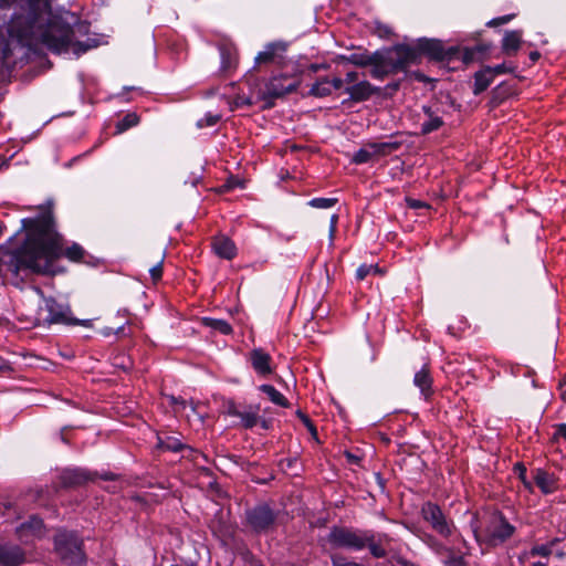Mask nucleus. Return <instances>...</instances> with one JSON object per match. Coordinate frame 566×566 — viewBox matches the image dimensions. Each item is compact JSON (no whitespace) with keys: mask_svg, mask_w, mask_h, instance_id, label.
Instances as JSON below:
<instances>
[{"mask_svg":"<svg viewBox=\"0 0 566 566\" xmlns=\"http://www.w3.org/2000/svg\"><path fill=\"white\" fill-rule=\"evenodd\" d=\"M19 7L23 12L14 13L8 24V40L1 49L2 63L10 66L14 63L15 51H28L38 44L45 45L54 53L72 50L76 56L95 46L91 40L78 42L73 40L70 25L51 19L48 0H0L1 8Z\"/></svg>","mask_w":566,"mask_h":566,"instance_id":"nucleus-1","label":"nucleus"},{"mask_svg":"<svg viewBox=\"0 0 566 566\" xmlns=\"http://www.w3.org/2000/svg\"><path fill=\"white\" fill-rule=\"evenodd\" d=\"M21 222L25 238L3 260L7 271L13 276L24 280L31 274H52L53 263L62 254L72 261L83 258L84 250L77 243L63 251V238L55 230L51 201L39 207L36 217L24 218Z\"/></svg>","mask_w":566,"mask_h":566,"instance_id":"nucleus-2","label":"nucleus"},{"mask_svg":"<svg viewBox=\"0 0 566 566\" xmlns=\"http://www.w3.org/2000/svg\"><path fill=\"white\" fill-rule=\"evenodd\" d=\"M387 539L385 534H376L370 530L333 527L327 536L328 543L336 548L349 551H363L368 548L375 558H384L387 549L384 542Z\"/></svg>","mask_w":566,"mask_h":566,"instance_id":"nucleus-3","label":"nucleus"},{"mask_svg":"<svg viewBox=\"0 0 566 566\" xmlns=\"http://www.w3.org/2000/svg\"><path fill=\"white\" fill-rule=\"evenodd\" d=\"M54 553L66 566H84L86 555L82 538L72 531L59 530L53 537Z\"/></svg>","mask_w":566,"mask_h":566,"instance_id":"nucleus-4","label":"nucleus"},{"mask_svg":"<svg viewBox=\"0 0 566 566\" xmlns=\"http://www.w3.org/2000/svg\"><path fill=\"white\" fill-rule=\"evenodd\" d=\"M416 57V50L407 45H397L392 49L380 51V65L373 72V77L381 80L388 74L405 69Z\"/></svg>","mask_w":566,"mask_h":566,"instance_id":"nucleus-5","label":"nucleus"},{"mask_svg":"<svg viewBox=\"0 0 566 566\" xmlns=\"http://www.w3.org/2000/svg\"><path fill=\"white\" fill-rule=\"evenodd\" d=\"M472 531L478 542H484L489 545L495 546L510 538L515 528L503 517V515L493 513L490 516L483 533H480L473 524Z\"/></svg>","mask_w":566,"mask_h":566,"instance_id":"nucleus-6","label":"nucleus"},{"mask_svg":"<svg viewBox=\"0 0 566 566\" xmlns=\"http://www.w3.org/2000/svg\"><path fill=\"white\" fill-rule=\"evenodd\" d=\"M71 310L67 305L57 303L52 297H43V305L39 308V319L45 324H77L70 318Z\"/></svg>","mask_w":566,"mask_h":566,"instance_id":"nucleus-7","label":"nucleus"},{"mask_svg":"<svg viewBox=\"0 0 566 566\" xmlns=\"http://www.w3.org/2000/svg\"><path fill=\"white\" fill-rule=\"evenodd\" d=\"M421 515L439 535L443 537L452 535L453 524L446 517L437 504L431 502L424 503L421 507Z\"/></svg>","mask_w":566,"mask_h":566,"instance_id":"nucleus-8","label":"nucleus"},{"mask_svg":"<svg viewBox=\"0 0 566 566\" xmlns=\"http://www.w3.org/2000/svg\"><path fill=\"white\" fill-rule=\"evenodd\" d=\"M398 142L369 143L355 153L353 163L366 164L387 156L399 148Z\"/></svg>","mask_w":566,"mask_h":566,"instance_id":"nucleus-9","label":"nucleus"},{"mask_svg":"<svg viewBox=\"0 0 566 566\" xmlns=\"http://www.w3.org/2000/svg\"><path fill=\"white\" fill-rule=\"evenodd\" d=\"M15 535L23 544H31L45 536L44 523L38 515H31L17 526Z\"/></svg>","mask_w":566,"mask_h":566,"instance_id":"nucleus-10","label":"nucleus"},{"mask_svg":"<svg viewBox=\"0 0 566 566\" xmlns=\"http://www.w3.org/2000/svg\"><path fill=\"white\" fill-rule=\"evenodd\" d=\"M247 518L255 532H266L273 526L275 516L269 506L259 505L248 511Z\"/></svg>","mask_w":566,"mask_h":566,"instance_id":"nucleus-11","label":"nucleus"},{"mask_svg":"<svg viewBox=\"0 0 566 566\" xmlns=\"http://www.w3.org/2000/svg\"><path fill=\"white\" fill-rule=\"evenodd\" d=\"M27 562L24 549L13 543L0 544V566H21Z\"/></svg>","mask_w":566,"mask_h":566,"instance_id":"nucleus-12","label":"nucleus"},{"mask_svg":"<svg viewBox=\"0 0 566 566\" xmlns=\"http://www.w3.org/2000/svg\"><path fill=\"white\" fill-rule=\"evenodd\" d=\"M249 360L253 370L261 377L270 376L274 368L272 357L262 348H254L249 354Z\"/></svg>","mask_w":566,"mask_h":566,"instance_id":"nucleus-13","label":"nucleus"},{"mask_svg":"<svg viewBox=\"0 0 566 566\" xmlns=\"http://www.w3.org/2000/svg\"><path fill=\"white\" fill-rule=\"evenodd\" d=\"M285 51L286 44L284 42H271L266 44L264 50L255 56V64L261 65L273 63L276 59H281Z\"/></svg>","mask_w":566,"mask_h":566,"instance_id":"nucleus-14","label":"nucleus"},{"mask_svg":"<svg viewBox=\"0 0 566 566\" xmlns=\"http://www.w3.org/2000/svg\"><path fill=\"white\" fill-rule=\"evenodd\" d=\"M286 81V76L273 77L266 86L268 93L273 97H282L298 87V82L293 81L285 84Z\"/></svg>","mask_w":566,"mask_h":566,"instance_id":"nucleus-15","label":"nucleus"},{"mask_svg":"<svg viewBox=\"0 0 566 566\" xmlns=\"http://www.w3.org/2000/svg\"><path fill=\"white\" fill-rule=\"evenodd\" d=\"M92 480V475L84 469H66L61 474V483L64 486H78Z\"/></svg>","mask_w":566,"mask_h":566,"instance_id":"nucleus-16","label":"nucleus"},{"mask_svg":"<svg viewBox=\"0 0 566 566\" xmlns=\"http://www.w3.org/2000/svg\"><path fill=\"white\" fill-rule=\"evenodd\" d=\"M346 61L356 66H371L370 75L373 76V72L378 69L380 65V51L369 53H353L346 57Z\"/></svg>","mask_w":566,"mask_h":566,"instance_id":"nucleus-17","label":"nucleus"},{"mask_svg":"<svg viewBox=\"0 0 566 566\" xmlns=\"http://www.w3.org/2000/svg\"><path fill=\"white\" fill-rule=\"evenodd\" d=\"M260 405H250L244 410L239 411L235 408L230 410V413L241 419L242 426L247 429L253 428L261 420Z\"/></svg>","mask_w":566,"mask_h":566,"instance_id":"nucleus-18","label":"nucleus"},{"mask_svg":"<svg viewBox=\"0 0 566 566\" xmlns=\"http://www.w3.org/2000/svg\"><path fill=\"white\" fill-rule=\"evenodd\" d=\"M219 51H220V57H221L220 70L226 73L230 72L237 65L235 48L233 46V44L227 43V44L220 45Z\"/></svg>","mask_w":566,"mask_h":566,"instance_id":"nucleus-19","label":"nucleus"},{"mask_svg":"<svg viewBox=\"0 0 566 566\" xmlns=\"http://www.w3.org/2000/svg\"><path fill=\"white\" fill-rule=\"evenodd\" d=\"M374 92L375 88L367 81H361L346 88V93H348L350 98L355 102L368 99L374 94Z\"/></svg>","mask_w":566,"mask_h":566,"instance_id":"nucleus-20","label":"nucleus"},{"mask_svg":"<svg viewBox=\"0 0 566 566\" xmlns=\"http://www.w3.org/2000/svg\"><path fill=\"white\" fill-rule=\"evenodd\" d=\"M214 254L231 260L237 254L235 244L227 237L214 238Z\"/></svg>","mask_w":566,"mask_h":566,"instance_id":"nucleus-21","label":"nucleus"},{"mask_svg":"<svg viewBox=\"0 0 566 566\" xmlns=\"http://www.w3.org/2000/svg\"><path fill=\"white\" fill-rule=\"evenodd\" d=\"M522 43V32L514 30V31H506L504 34V38L502 40V50L505 54L512 55L515 54Z\"/></svg>","mask_w":566,"mask_h":566,"instance_id":"nucleus-22","label":"nucleus"},{"mask_svg":"<svg viewBox=\"0 0 566 566\" xmlns=\"http://www.w3.org/2000/svg\"><path fill=\"white\" fill-rule=\"evenodd\" d=\"M423 112L427 118L421 124L422 134H430L443 125L442 118L432 112L430 107L423 106Z\"/></svg>","mask_w":566,"mask_h":566,"instance_id":"nucleus-23","label":"nucleus"},{"mask_svg":"<svg viewBox=\"0 0 566 566\" xmlns=\"http://www.w3.org/2000/svg\"><path fill=\"white\" fill-rule=\"evenodd\" d=\"M493 70H491L490 66L481 70L480 72L475 73L474 76V94L478 95L485 91L490 84L493 82Z\"/></svg>","mask_w":566,"mask_h":566,"instance_id":"nucleus-24","label":"nucleus"},{"mask_svg":"<svg viewBox=\"0 0 566 566\" xmlns=\"http://www.w3.org/2000/svg\"><path fill=\"white\" fill-rule=\"evenodd\" d=\"M157 447L164 451L178 452L185 448V444L175 436L158 434Z\"/></svg>","mask_w":566,"mask_h":566,"instance_id":"nucleus-25","label":"nucleus"},{"mask_svg":"<svg viewBox=\"0 0 566 566\" xmlns=\"http://www.w3.org/2000/svg\"><path fill=\"white\" fill-rule=\"evenodd\" d=\"M413 384L420 389L424 397L430 395L432 379L427 367H422L419 371L416 373Z\"/></svg>","mask_w":566,"mask_h":566,"instance_id":"nucleus-26","label":"nucleus"},{"mask_svg":"<svg viewBox=\"0 0 566 566\" xmlns=\"http://www.w3.org/2000/svg\"><path fill=\"white\" fill-rule=\"evenodd\" d=\"M535 483L542 490L543 493H552L555 489V482L551 474L543 470H537L535 474Z\"/></svg>","mask_w":566,"mask_h":566,"instance_id":"nucleus-27","label":"nucleus"},{"mask_svg":"<svg viewBox=\"0 0 566 566\" xmlns=\"http://www.w3.org/2000/svg\"><path fill=\"white\" fill-rule=\"evenodd\" d=\"M259 390L264 392L273 403H275L280 407L289 406L287 399L279 390H276L273 386L261 385V386H259Z\"/></svg>","mask_w":566,"mask_h":566,"instance_id":"nucleus-28","label":"nucleus"},{"mask_svg":"<svg viewBox=\"0 0 566 566\" xmlns=\"http://www.w3.org/2000/svg\"><path fill=\"white\" fill-rule=\"evenodd\" d=\"M138 123V115L136 113H128L116 124V134H122L125 130L136 126Z\"/></svg>","mask_w":566,"mask_h":566,"instance_id":"nucleus-29","label":"nucleus"},{"mask_svg":"<svg viewBox=\"0 0 566 566\" xmlns=\"http://www.w3.org/2000/svg\"><path fill=\"white\" fill-rule=\"evenodd\" d=\"M420 49L423 52L429 53L434 59H440L442 56V46L438 41L423 40L420 42Z\"/></svg>","mask_w":566,"mask_h":566,"instance_id":"nucleus-30","label":"nucleus"},{"mask_svg":"<svg viewBox=\"0 0 566 566\" xmlns=\"http://www.w3.org/2000/svg\"><path fill=\"white\" fill-rule=\"evenodd\" d=\"M311 95L316 97H324L332 93L331 84L328 78H322L317 81L310 91Z\"/></svg>","mask_w":566,"mask_h":566,"instance_id":"nucleus-31","label":"nucleus"},{"mask_svg":"<svg viewBox=\"0 0 566 566\" xmlns=\"http://www.w3.org/2000/svg\"><path fill=\"white\" fill-rule=\"evenodd\" d=\"M378 264H361L356 271V279L361 281L370 274H381Z\"/></svg>","mask_w":566,"mask_h":566,"instance_id":"nucleus-32","label":"nucleus"},{"mask_svg":"<svg viewBox=\"0 0 566 566\" xmlns=\"http://www.w3.org/2000/svg\"><path fill=\"white\" fill-rule=\"evenodd\" d=\"M337 202L335 198H314L308 201V205L316 209H329Z\"/></svg>","mask_w":566,"mask_h":566,"instance_id":"nucleus-33","label":"nucleus"},{"mask_svg":"<svg viewBox=\"0 0 566 566\" xmlns=\"http://www.w3.org/2000/svg\"><path fill=\"white\" fill-rule=\"evenodd\" d=\"M170 402L174 406L175 412H185L188 408L187 401L184 400L182 398H177V397L171 396ZM189 409L192 413H196V409L192 405H189Z\"/></svg>","mask_w":566,"mask_h":566,"instance_id":"nucleus-34","label":"nucleus"},{"mask_svg":"<svg viewBox=\"0 0 566 566\" xmlns=\"http://www.w3.org/2000/svg\"><path fill=\"white\" fill-rule=\"evenodd\" d=\"M552 549H551V546L547 545V544H542V545H535L530 554L532 556H543V557H548L551 554H552Z\"/></svg>","mask_w":566,"mask_h":566,"instance_id":"nucleus-35","label":"nucleus"},{"mask_svg":"<svg viewBox=\"0 0 566 566\" xmlns=\"http://www.w3.org/2000/svg\"><path fill=\"white\" fill-rule=\"evenodd\" d=\"M214 332H219L223 335H228L232 332V327L226 321L214 319Z\"/></svg>","mask_w":566,"mask_h":566,"instance_id":"nucleus-36","label":"nucleus"},{"mask_svg":"<svg viewBox=\"0 0 566 566\" xmlns=\"http://www.w3.org/2000/svg\"><path fill=\"white\" fill-rule=\"evenodd\" d=\"M333 566H350L353 562H349L345 556L334 554L331 557Z\"/></svg>","mask_w":566,"mask_h":566,"instance_id":"nucleus-37","label":"nucleus"},{"mask_svg":"<svg viewBox=\"0 0 566 566\" xmlns=\"http://www.w3.org/2000/svg\"><path fill=\"white\" fill-rule=\"evenodd\" d=\"M514 18V14H506L491 20L488 24L492 27L505 24Z\"/></svg>","mask_w":566,"mask_h":566,"instance_id":"nucleus-38","label":"nucleus"},{"mask_svg":"<svg viewBox=\"0 0 566 566\" xmlns=\"http://www.w3.org/2000/svg\"><path fill=\"white\" fill-rule=\"evenodd\" d=\"M491 70H493V76L497 75V74H504V73H510V72H513V67L506 65L505 63H502V64H499L494 67H491Z\"/></svg>","mask_w":566,"mask_h":566,"instance_id":"nucleus-39","label":"nucleus"},{"mask_svg":"<svg viewBox=\"0 0 566 566\" xmlns=\"http://www.w3.org/2000/svg\"><path fill=\"white\" fill-rule=\"evenodd\" d=\"M337 222H338V216L337 214H333L331 217V221H329V240L333 241L334 239V235H335V232H336V228H337Z\"/></svg>","mask_w":566,"mask_h":566,"instance_id":"nucleus-40","label":"nucleus"},{"mask_svg":"<svg viewBox=\"0 0 566 566\" xmlns=\"http://www.w3.org/2000/svg\"><path fill=\"white\" fill-rule=\"evenodd\" d=\"M149 273L153 277L154 281H158L160 277H161V274H163V266H161V262H159L158 264H156L155 266H153L150 270H149Z\"/></svg>","mask_w":566,"mask_h":566,"instance_id":"nucleus-41","label":"nucleus"},{"mask_svg":"<svg viewBox=\"0 0 566 566\" xmlns=\"http://www.w3.org/2000/svg\"><path fill=\"white\" fill-rule=\"evenodd\" d=\"M554 437L556 439H564L566 440V424L565 423H560L556 427V431H555V434Z\"/></svg>","mask_w":566,"mask_h":566,"instance_id":"nucleus-42","label":"nucleus"},{"mask_svg":"<svg viewBox=\"0 0 566 566\" xmlns=\"http://www.w3.org/2000/svg\"><path fill=\"white\" fill-rule=\"evenodd\" d=\"M210 125H212V116L210 114L206 115L205 118L199 119L197 122V127L198 128L208 127Z\"/></svg>","mask_w":566,"mask_h":566,"instance_id":"nucleus-43","label":"nucleus"},{"mask_svg":"<svg viewBox=\"0 0 566 566\" xmlns=\"http://www.w3.org/2000/svg\"><path fill=\"white\" fill-rule=\"evenodd\" d=\"M329 84H331V91L333 92V90L342 88V86L344 84V80H342L339 77H335L332 81L329 80Z\"/></svg>","mask_w":566,"mask_h":566,"instance_id":"nucleus-44","label":"nucleus"},{"mask_svg":"<svg viewBox=\"0 0 566 566\" xmlns=\"http://www.w3.org/2000/svg\"><path fill=\"white\" fill-rule=\"evenodd\" d=\"M408 206L410 208H413V209H419V208L424 207L426 205L422 201H420V200L409 199L408 200Z\"/></svg>","mask_w":566,"mask_h":566,"instance_id":"nucleus-45","label":"nucleus"},{"mask_svg":"<svg viewBox=\"0 0 566 566\" xmlns=\"http://www.w3.org/2000/svg\"><path fill=\"white\" fill-rule=\"evenodd\" d=\"M357 80V73L356 72H348L346 74V77L344 80V82L346 83H353Z\"/></svg>","mask_w":566,"mask_h":566,"instance_id":"nucleus-46","label":"nucleus"},{"mask_svg":"<svg viewBox=\"0 0 566 566\" xmlns=\"http://www.w3.org/2000/svg\"><path fill=\"white\" fill-rule=\"evenodd\" d=\"M378 31L381 35H389L391 30L388 27H379Z\"/></svg>","mask_w":566,"mask_h":566,"instance_id":"nucleus-47","label":"nucleus"},{"mask_svg":"<svg viewBox=\"0 0 566 566\" xmlns=\"http://www.w3.org/2000/svg\"><path fill=\"white\" fill-rule=\"evenodd\" d=\"M213 492H214V500H216L217 497H221V496H223V492H222L219 488H217V485H216V484H214Z\"/></svg>","mask_w":566,"mask_h":566,"instance_id":"nucleus-48","label":"nucleus"},{"mask_svg":"<svg viewBox=\"0 0 566 566\" xmlns=\"http://www.w3.org/2000/svg\"><path fill=\"white\" fill-rule=\"evenodd\" d=\"M559 542V538H553L552 541H549L548 543H546L547 545L551 546V549L553 551V547Z\"/></svg>","mask_w":566,"mask_h":566,"instance_id":"nucleus-49","label":"nucleus"},{"mask_svg":"<svg viewBox=\"0 0 566 566\" xmlns=\"http://www.w3.org/2000/svg\"><path fill=\"white\" fill-rule=\"evenodd\" d=\"M530 57H531V60L536 61L539 57V53L538 52H532L530 54Z\"/></svg>","mask_w":566,"mask_h":566,"instance_id":"nucleus-50","label":"nucleus"},{"mask_svg":"<svg viewBox=\"0 0 566 566\" xmlns=\"http://www.w3.org/2000/svg\"><path fill=\"white\" fill-rule=\"evenodd\" d=\"M202 321H203V323H205L207 326H212V318H210V317H205Z\"/></svg>","mask_w":566,"mask_h":566,"instance_id":"nucleus-51","label":"nucleus"},{"mask_svg":"<svg viewBox=\"0 0 566 566\" xmlns=\"http://www.w3.org/2000/svg\"><path fill=\"white\" fill-rule=\"evenodd\" d=\"M303 420H304V423L312 430L313 426H312L311 421L308 420V418L307 417H303Z\"/></svg>","mask_w":566,"mask_h":566,"instance_id":"nucleus-52","label":"nucleus"},{"mask_svg":"<svg viewBox=\"0 0 566 566\" xmlns=\"http://www.w3.org/2000/svg\"><path fill=\"white\" fill-rule=\"evenodd\" d=\"M556 556L562 559V558H564L565 553L563 551H559L556 553Z\"/></svg>","mask_w":566,"mask_h":566,"instance_id":"nucleus-53","label":"nucleus"},{"mask_svg":"<svg viewBox=\"0 0 566 566\" xmlns=\"http://www.w3.org/2000/svg\"><path fill=\"white\" fill-rule=\"evenodd\" d=\"M113 478H114V475H113V474H105V475L103 476V479H104V480H112Z\"/></svg>","mask_w":566,"mask_h":566,"instance_id":"nucleus-54","label":"nucleus"},{"mask_svg":"<svg viewBox=\"0 0 566 566\" xmlns=\"http://www.w3.org/2000/svg\"><path fill=\"white\" fill-rule=\"evenodd\" d=\"M533 566H547V565L542 562H535V563H533Z\"/></svg>","mask_w":566,"mask_h":566,"instance_id":"nucleus-55","label":"nucleus"},{"mask_svg":"<svg viewBox=\"0 0 566 566\" xmlns=\"http://www.w3.org/2000/svg\"><path fill=\"white\" fill-rule=\"evenodd\" d=\"M122 333H124V327L123 326L118 327L117 331H116V334H122Z\"/></svg>","mask_w":566,"mask_h":566,"instance_id":"nucleus-56","label":"nucleus"},{"mask_svg":"<svg viewBox=\"0 0 566 566\" xmlns=\"http://www.w3.org/2000/svg\"><path fill=\"white\" fill-rule=\"evenodd\" d=\"M313 71H317L318 70V66L317 65H312L311 67Z\"/></svg>","mask_w":566,"mask_h":566,"instance_id":"nucleus-57","label":"nucleus"},{"mask_svg":"<svg viewBox=\"0 0 566 566\" xmlns=\"http://www.w3.org/2000/svg\"><path fill=\"white\" fill-rule=\"evenodd\" d=\"M262 427H263V428H265V429L268 428V427H266V421H265V420H262Z\"/></svg>","mask_w":566,"mask_h":566,"instance_id":"nucleus-58","label":"nucleus"},{"mask_svg":"<svg viewBox=\"0 0 566 566\" xmlns=\"http://www.w3.org/2000/svg\"><path fill=\"white\" fill-rule=\"evenodd\" d=\"M2 369H3V368H2V367H0V370H2Z\"/></svg>","mask_w":566,"mask_h":566,"instance_id":"nucleus-59","label":"nucleus"},{"mask_svg":"<svg viewBox=\"0 0 566 566\" xmlns=\"http://www.w3.org/2000/svg\"><path fill=\"white\" fill-rule=\"evenodd\" d=\"M171 566H177V565H171Z\"/></svg>","mask_w":566,"mask_h":566,"instance_id":"nucleus-60","label":"nucleus"}]
</instances>
